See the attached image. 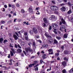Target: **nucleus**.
<instances>
[{"instance_id": "obj_21", "label": "nucleus", "mask_w": 73, "mask_h": 73, "mask_svg": "<svg viewBox=\"0 0 73 73\" xmlns=\"http://www.w3.org/2000/svg\"><path fill=\"white\" fill-rule=\"evenodd\" d=\"M17 52H19V53H21V52L22 51V50H21V49H19L17 50Z\"/></svg>"}, {"instance_id": "obj_62", "label": "nucleus", "mask_w": 73, "mask_h": 73, "mask_svg": "<svg viewBox=\"0 0 73 73\" xmlns=\"http://www.w3.org/2000/svg\"><path fill=\"white\" fill-rule=\"evenodd\" d=\"M17 19H14V22H16V20H17Z\"/></svg>"}, {"instance_id": "obj_57", "label": "nucleus", "mask_w": 73, "mask_h": 73, "mask_svg": "<svg viewBox=\"0 0 73 73\" xmlns=\"http://www.w3.org/2000/svg\"><path fill=\"white\" fill-rule=\"evenodd\" d=\"M34 58H35V56H31V59Z\"/></svg>"}, {"instance_id": "obj_2", "label": "nucleus", "mask_w": 73, "mask_h": 73, "mask_svg": "<svg viewBox=\"0 0 73 73\" xmlns=\"http://www.w3.org/2000/svg\"><path fill=\"white\" fill-rule=\"evenodd\" d=\"M25 50H26V53H28L29 51V52H32L33 50L30 47H28L27 48H25Z\"/></svg>"}, {"instance_id": "obj_7", "label": "nucleus", "mask_w": 73, "mask_h": 73, "mask_svg": "<svg viewBox=\"0 0 73 73\" xmlns=\"http://www.w3.org/2000/svg\"><path fill=\"white\" fill-rule=\"evenodd\" d=\"M60 20H61V21H62V22H63V24H65V21L64 20V19H63V18H62V17L60 16Z\"/></svg>"}, {"instance_id": "obj_40", "label": "nucleus", "mask_w": 73, "mask_h": 73, "mask_svg": "<svg viewBox=\"0 0 73 73\" xmlns=\"http://www.w3.org/2000/svg\"><path fill=\"white\" fill-rule=\"evenodd\" d=\"M54 32V33H55V34H57V32H56V31L54 30L53 31Z\"/></svg>"}, {"instance_id": "obj_50", "label": "nucleus", "mask_w": 73, "mask_h": 73, "mask_svg": "<svg viewBox=\"0 0 73 73\" xmlns=\"http://www.w3.org/2000/svg\"><path fill=\"white\" fill-rule=\"evenodd\" d=\"M4 7H5V8H7V5H5L4 6Z\"/></svg>"}, {"instance_id": "obj_29", "label": "nucleus", "mask_w": 73, "mask_h": 73, "mask_svg": "<svg viewBox=\"0 0 73 73\" xmlns=\"http://www.w3.org/2000/svg\"><path fill=\"white\" fill-rule=\"evenodd\" d=\"M46 54H44L43 55V59H45V58H46Z\"/></svg>"}, {"instance_id": "obj_6", "label": "nucleus", "mask_w": 73, "mask_h": 73, "mask_svg": "<svg viewBox=\"0 0 73 73\" xmlns=\"http://www.w3.org/2000/svg\"><path fill=\"white\" fill-rule=\"evenodd\" d=\"M52 26L54 28H57L58 25H57V24L56 23H54L52 24Z\"/></svg>"}, {"instance_id": "obj_17", "label": "nucleus", "mask_w": 73, "mask_h": 73, "mask_svg": "<svg viewBox=\"0 0 73 73\" xmlns=\"http://www.w3.org/2000/svg\"><path fill=\"white\" fill-rule=\"evenodd\" d=\"M54 44H58V41L56 39H54Z\"/></svg>"}, {"instance_id": "obj_15", "label": "nucleus", "mask_w": 73, "mask_h": 73, "mask_svg": "<svg viewBox=\"0 0 73 73\" xmlns=\"http://www.w3.org/2000/svg\"><path fill=\"white\" fill-rule=\"evenodd\" d=\"M68 5L69 7L70 8H71V7L72 6V3L70 2H69L68 3Z\"/></svg>"}, {"instance_id": "obj_56", "label": "nucleus", "mask_w": 73, "mask_h": 73, "mask_svg": "<svg viewBox=\"0 0 73 73\" xmlns=\"http://www.w3.org/2000/svg\"><path fill=\"white\" fill-rule=\"evenodd\" d=\"M23 53H24L25 54V55H26V52H25V51L23 50Z\"/></svg>"}, {"instance_id": "obj_55", "label": "nucleus", "mask_w": 73, "mask_h": 73, "mask_svg": "<svg viewBox=\"0 0 73 73\" xmlns=\"http://www.w3.org/2000/svg\"><path fill=\"white\" fill-rule=\"evenodd\" d=\"M8 58H11V56H10V54H9V55L8 56Z\"/></svg>"}, {"instance_id": "obj_53", "label": "nucleus", "mask_w": 73, "mask_h": 73, "mask_svg": "<svg viewBox=\"0 0 73 73\" xmlns=\"http://www.w3.org/2000/svg\"><path fill=\"white\" fill-rule=\"evenodd\" d=\"M42 62H43V61H42V59H41V60H40V63H41V64H42Z\"/></svg>"}, {"instance_id": "obj_19", "label": "nucleus", "mask_w": 73, "mask_h": 73, "mask_svg": "<svg viewBox=\"0 0 73 73\" xmlns=\"http://www.w3.org/2000/svg\"><path fill=\"white\" fill-rule=\"evenodd\" d=\"M29 11L30 12L32 13V12H33V9H32V8H29Z\"/></svg>"}, {"instance_id": "obj_3", "label": "nucleus", "mask_w": 73, "mask_h": 73, "mask_svg": "<svg viewBox=\"0 0 73 73\" xmlns=\"http://www.w3.org/2000/svg\"><path fill=\"white\" fill-rule=\"evenodd\" d=\"M33 30L35 34H37L38 32L37 31V29L36 28L34 27L33 28Z\"/></svg>"}, {"instance_id": "obj_41", "label": "nucleus", "mask_w": 73, "mask_h": 73, "mask_svg": "<svg viewBox=\"0 0 73 73\" xmlns=\"http://www.w3.org/2000/svg\"><path fill=\"white\" fill-rule=\"evenodd\" d=\"M22 44L23 45H25V42H22Z\"/></svg>"}, {"instance_id": "obj_12", "label": "nucleus", "mask_w": 73, "mask_h": 73, "mask_svg": "<svg viewBox=\"0 0 73 73\" xmlns=\"http://www.w3.org/2000/svg\"><path fill=\"white\" fill-rule=\"evenodd\" d=\"M34 32L32 30H30L29 32L30 34H31V35H33V33H34V32Z\"/></svg>"}, {"instance_id": "obj_36", "label": "nucleus", "mask_w": 73, "mask_h": 73, "mask_svg": "<svg viewBox=\"0 0 73 73\" xmlns=\"http://www.w3.org/2000/svg\"><path fill=\"white\" fill-rule=\"evenodd\" d=\"M17 46L19 48H20V49H21V46L19 45V44H18Z\"/></svg>"}, {"instance_id": "obj_11", "label": "nucleus", "mask_w": 73, "mask_h": 73, "mask_svg": "<svg viewBox=\"0 0 73 73\" xmlns=\"http://www.w3.org/2000/svg\"><path fill=\"white\" fill-rule=\"evenodd\" d=\"M48 44H43L42 45V47L44 48H48Z\"/></svg>"}, {"instance_id": "obj_51", "label": "nucleus", "mask_w": 73, "mask_h": 73, "mask_svg": "<svg viewBox=\"0 0 73 73\" xmlns=\"http://www.w3.org/2000/svg\"><path fill=\"white\" fill-rule=\"evenodd\" d=\"M35 70H38V67H36V68H35Z\"/></svg>"}, {"instance_id": "obj_25", "label": "nucleus", "mask_w": 73, "mask_h": 73, "mask_svg": "<svg viewBox=\"0 0 73 73\" xmlns=\"http://www.w3.org/2000/svg\"><path fill=\"white\" fill-rule=\"evenodd\" d=\"M72 11H71V10L70 9L67 12V13L68 14H70V13H72Z\"/></svg>"}, {"instance_id": "obj_46", "label": "nucleus", "mask_w": 73, "mask_h": 73, "mask_svg": "<svg viewBox=\"0 0 73 73\" xmlns=\"http://www.w3.org/2000/svg\"><path fill=\"white\" fill-rule=\"evenodd\" d=\"M35 37H36V38H39V36H35Z\"/></svg>"}, {"instance_id": "obj_38", "label": "nucleus", "mask_w": 73, "mask_h": 73, "mask_svg": "<svg viewBox=\"0 0 73 73\" xmlns=\"http://www.w3.org/2000/svg\"><path fill=\"white\" fill-rule=\"evenodd\" d=\"M6 42H8V41L7 40H4L3 42L4 43H6Z\"/></svg>"}, {"instance_id": "obj_28", "label": "nucleus", "mask_w": 73, "mask_h": 73, "mask_svg": "<svg viewBox=\"0 0 73 73\" xmlns=\"http://www.w3.org/2000/svg\"><path fill=\"white\" fill-rule=\"evenodd\" d=\"M42 27H45V26H46V24H45V23H43L42 24Z\"/></svg>"}, {"instance_id": "obj_13", "label": "nucleus", "mask_w": 73, "mask_h": 73, "mask_svg": "<svg viewBox=\"0 0 73 73\" xmlns=\"http://www.w3.org/2000/svg\"><path fill=\"white\" fill-rule=\"evenodd\" d=\"M13 37L14 38H15V40H17V39H18V37H17V36H16V35H13Z\"/></svg>"}, {"instance_id": "obj_26", "label": "nucleus", "mask_w": 73, "mask_h": 73, "mask_svg": "<svg viewBox=\"0 0 73 73\" xmlns=\"http://www.w3.org/2000/svg\"><path fill=\"white\" fill-rule=\"evenodd\" d=\"M3 41V38H0V42L1 43H2V41Z\"/></svg>"}, {"instance_id": "obj_49", "label": "nucleus", "mask_w": 73, "mask_h": 73, "mask_svg": "<svg viewBox=\"0 0 73 73\" xmlns=\"http://www.w3.org/2000/svg\"><path fill=\"white\" fill-rule=\"evenodd\" d=\"M64 46H62L61 47V49H62V50H64Z\"/></svg>"}, {"instance_id": "obj_47", "label": "nucleus", "mask_w": 73, "mask_h": 73, "mask_svg": "<svg viewBox=\"0 0 73 73\" xmlns=\"http://www.w3.org/2000/svg\"><path fill=\"white\" fill-rule=\"evenodd\" d=\"M25 38L26 40H28V36H25Z\"/></svg>"}, {"instance_id": "obj_58", "label": "nucleus", "mask_w": 73, "mask_h": 73, "mask_svg": "<svg viewBox=\"0 0 73 73\" xmlns=\"http://www.w3.org/2000/svg\"><path fill=\"white\" fill-rule=\"evenodd\" d=\"M15 33L17 36H19V35H18V33H17V32H15Z\"/></svg>"}, {"instance_id": "obj_54", "label": "nucleus", "mask_w": 73, "mask_h": 73, "mask_svg": "<svg viewBox=\"0 0 73 73\" xmlns=\"http://www.w3.org/2000/svg\"><path fill=\"white\" fill-rule=\"evenodd\" d=\"M51 63H52V64L53 63H54V61H51L50 62Z\"/></svg>"}, {"instance_id": "obj_5", "label": "nucleus", "mask_w": 73, "mask_h": 73, "mask_svg": "<svg viewBox=\"0 0 73 73\" xmlns=\"http://www.w3.org/2000/svg\"><path fill=\"white\" fill-rule=\"evenodd\" d=\"M60 10L62 12H65L66 11V8L64 7H62L60 9Z\"/></svg>"}, {"instance_id": "obj_39", "label": "nucleus", "mask_w": 73, "mask_h": 73, "mask_svg": "<svg viewBox=\"0 0 73 73\" xmlns=\"http://www.w3.org/2000/svg\"><path fill=\"white\" fill-rule=\"evenodd\" d=\"M9 46L11 48H13V46H12V44L11 43L10 44Z\"/></svg>"}, {"instance_id": "obj_4", "label": "nucleus", "mask_w": 73, "mask_h": 73, "mask_svg": "<svg viewBox=\"0 0 73 73\" xmlns=\"http://www.w3.org/2000/svg\"><path fill=\"white\" fill-rule=\"evenodd\" d=\"M45 35L47 38H52V36H51L49 34L47 33H45Z\"/></svg>"}, {"instance_id": "obj_60", "label": "nucleus", "mask_w": 73, "mask_h": 73, "mask_svg": "<svg viewBox=\"0 0 73 73\" xmlns=\"http://www.w3.org/2000/svg\"><path fill=\"white\" fill-rule=\"evenodd\" d=\"M11 7L13 8H15V6L13 5H12Z\"/></svg>"}, {"instance_id": "obj_61", "label": "nucleus", "mask_w": 73, "mask_h": 73, "mask_svg": "<svg viewBox=\"0 0 73 73\" xmlns=\"http://www.w3.org/2000/svg\"><path fill=\"white\" fill-rule=\"evenodd\" d=\"M53 19V18L52 17H50L49 18V20H52Z\"/></svg>"}, {"instance_id": "obj_45", "label": "nucleus", "mask_w": 73, "mask_h": 73, "mask_svg": "<svg viewBox=\"0 0 73 73\" xmlns=\"http://www.w3.org/2000/svg\"><path fill=\"white\" fill-rule=\"evenodd\" d=\"M21 55L22 57H24V54L23 53H22L21 54Z\"/></svg>"}, {"instance_id": "obj_63", "label": "nucleus", "mask_w": 73, "mask_h": 73, "mask_svg": "<svg viewBox=\"0 0 73 73\" xmlns=\"http://www.w3.org/2000/svg\"><path fill=\"white\" fill-rule=\"evenodd\" d=\"M11 17V15L9 14V17Z\"/></svg>"}, {"instance_id": "obj_1", "label": "nucleus", "mask_w": 73, "mask_h": 73, "mask_svg": "<svg viewBox=\"0 0 73 73\" xmlns=\"http://www.w3.org/2000/svg\"><path fill=\"white\" fill-rule=\"evenodd\" d=\"M50 9L53 11H57L58 9V7L56 6H52L50 7Z\"/></svg>"}, {"instance_id": "obj_27", "label": "nucleus", "mask_w": 73, "mask_h": 73, "mask_svg": "<svg viewBox=\"0 0 73 73\" xmlns=\"http://www.w3.org/2000/svg\"><path fill=\"white\" fill-rule=\"evenodd\" d=\"M63 73H66V70L65 69H64L62 71Z\"/></svg>"}, {"instance_id": "obj_24", "label": "nucleus", "mask_w": 73, "mask_h": 73, "mask_svg": "<svg viewBox=\"0 0 73 73\" xmlns=\"http://www.w3.org/2000/svg\"><path fill=\"white\" fill-rule=\"evenodd\" d=\"M66 63L65 62H62V64L63 65V66H65V65H66Z\"/></svg>"}, {"instance_id": "obj_33", "label": "nucleus", "mask_w": 73, "mask_h": 73, "mask_svg": "<svg viewBox=\"0 0 73 73\" xmlns=\"http://www.w3.org/2000/svg\"><path fill=\"white\" fill-rule=\"evenodd\" d=\"M64 60H66V61H68V58H66V57L64 58Z\"/></svg>"}, {"instance_id": "obj_43", "label": "nucleus", "mask_w": 73, "mask_h": 73, "mask_svg": "<svg viewBox=\"0 0 73 73\" xmlns=\"http://www.w3.org/2000/svg\"><path fill=\"white\" fill-rule=\"evenodd\" d=\"M16 6L17 7H19L20 5H19V4H18V3L17 4Z\"/></svg>"}, {"instance_id": "obj_37", "label": "nucleus", "mask_w": 73, "mask_h": 73, "mask_svg": "<svg viewBox=\"0 0 73 73\" xmlns=\"http://www.w3.org/2000/svg\"><path fill=\"white\" fill-rule=\"evenodd\" d=\"M55 56H59V53H55Z\"/></svg>"}, {"instance_id": "obj_52", "label": "nucleus", "mask_w": 73, "mask_h": 73, "mask_svg": "<svg viewBox=\"0 0 73 73\" xmlns=\"http://www.w3.org/2000/svg\"><path fill=\"white\" fill-rule=\"evenodd\" d=\"M15 47L16 48H17V45L16 44H15Z\"/></svg>"}, {"instance_id": "obj_44", "label": "nucleus", "mask_w": 73, "mask_h": 73, "mask_svg": "<svg viewBox=\"0 0 73 73\" xmlns=\"http://www.w3.org/2000/svg\"><path fill=\"white\" fill-rule=\"evenodd\" d=\"M24 34L25 36H27V32H25L24 33Z\"/></svg>"}, {"instance_id": "obj_8", "label": "nucleus", "mask_w": 73, "mask_h": 73, "mask_svg": "<svg viewBox=\"0 0 73 73\" xmlns=\"http://www.w3.org/2000/svg\"><path fill=\"white\" fill-rule=\"evenodd\" d=\"M64 54H68V53H69V52H68V51L67 50H65L63 52Z\"/></svg>"}, {"instance_id": "obj_14", "label": "nucleus", "mask_w": 73, "mask_h": 73, "mask_svg": "<svg viewBox=\"0 0 73 73\" xmlns=\"http://www.w3.org/2000/svg\"><path fill=\"white\" fill-rule=\"evenodd\" d=\"M68 34H65L64 35V38H66L68 37Z\"/></svg>"}, {"instance_id": "obj_31", "label": "nucleus", "mask_w": 73, "mask_h": 73, "mask_svg": "<svg viewBox=\"0 0 73 73\" xmlns=\"http://www.w3.org/2000/svg\"><path fill=\"white\" fill-rule=\"evenodd\" d=\"M10 54L11 56H13V52H12V51H10Z\"/></svg>"}, {"instance_id": "obj_34", "label": "nucleus", "mask_w": 73, "mask_h": 73, "mask_svg": "<svg viewBox=\"0 0 73 73\" xmlns=\"http://www.w3.org/2000/svg\"><path fill=\"white\" fill-rule=\"evenodd\" d=\"M33 46H36V43L34 42H33Z\"/></svg>"}, {"instance_id": "obj_18", "label": "nucleus", "mask_w": 73, "mask_h": 73, "mask_svg": "<svg viewBox=\"0 0 73 73\" xmlns=\"http://www.w3.org/2000/svg\"><path fill=\"white\" fill-rule=\"evenodd\" d=\"M35 65H36V64H35V63H33V64H31L29 66V68H31L33 65V66H34Z\"/></svg>"}, {"instance_id": "obj_10", "label": "nucleus", "mask_w": 73, "mask_h": 73, "mask_svg": "<svg viewBox=\"0 0 73 73\" xmlns=\"http://www.w3.org/2000/svg\"><path fill=\"white\" fill-rule=\"evenodd\" d=\"M43 21H44V23H48V20H47V19L46 18H43Z\"/></svg>"}, {"instance_id": "obj_59", "label": "nucleus", "mask_w": 73, "mask_h": 73, "mask_svg": "<svg viewBox=\"0 0 73 73\" xmlns=\"http://www.w3.org/2000/svg\"><path fill=\"white\" fill-rule=\"evenodd\" d=\"M39 9V7H36V10H37V11Z\"/></svg>"}, {"instance_id": "obj_64", "label": "nucleus", "mask_w": 73, "mask_h": 73, "mask_svg": "<svg viewBox=\"0 0 73 73\" xmlns=\"http://www.w3.org/2000/svg\"><path fill=\"white\" fill-rule=\"evenodd\" d=\"M71 21L73 22V18H71Z\"/></svg>"}, {"instance_id": "obj_9", "label": "nucleus", "mask_w": 73, "mask_h": 73, "mask_svg": "<svg viewBox=\"0 0 73 73\" xmlns=\"http://www.w3.org/2000/svg\"><path fill=\"white\" fill-rule=\"evenodd\" d=\"M48 42L49 44H52V43H53V40L52 39H50L48 40Z\"/></svg>"}, {"instance_id": "obj_48", "label": "nucleus", "mask_w": 73, "mask_h": 73, "mask_svg": "<svg viewBox=\"0 0 73 73\" xmlns=\"http://www.w3.org/2000/svg\"><path fill=\"white\" fill-rule=\"evenodd\" d=\"M11 50L13 52V53H15V50L13 48H11Z\"/></svg>"}, {"instance_id": "obj_35", "label": "nucleus", "mask_w": 73, "mask_h": 73, "mask_svg": "<svg viewBox=\"0 0 73 73\" xmlns=\"http://www.w3.org/2000/svg\"><path fill=\"white\" fill-rule=\"evenodd\" d=\"M5 21H1V23L2 24H4V23H5Z\"/></svg>"}, {"instance_id": "obj_32", "label": "nucleus", "mask_w": 73, "mask_h": 73, "mask_svg": "<svg viewBox=\"0 0 73 73\" xmlns=\"http://www.w3.org/2000/svg\"><path fill=\"white\" fill-rule=\"evenodd\" d=\"M48 52H52L53 50H52V49H50L48 50Z\"/></svg>"}, {"instance_id": "obj_22", "label": "nucleus", "mask_w": 73, "mask_h": 73, "mask_svg": "<svg viewBox=\"0 0 73 73\" xmlns=\"http://www.w3.org/2000/svg\"><path fill=\"white\" fill-rule=\"evenodd\" d=\"M56 38L58 39V40H60V39H61V37L60 36H56Z\"/></svg>"}, {"instance_id": "obj_16", "label": "nucleus", "mask_w": 73, "mask_h": 73, "mask_svg": "<svg viewBox=\"0 0 73 73\" xmlns=\"http://www.w3.org/2000/svg\"><path fill=\"white\" fill-rule=\"evenodd\" d=\"M64 23V22H62V21H60V22L59 23V25H61V26L62 25H63L62 24H65V23H66L65 21V23Z\"/></svg>"}, {"instance_id": "obj_23", "label": "nucleus", "mask_w": 73, "mask_h": 73, "mask_svg": "<svg viewBox=\"0 0 73 73\" xmlns=\"http://www.w3.org/2000/svg\"><path fill=\"white\" fill-rule=\"evenodd\" d=\"M60 28L62 29H65V27L64 25H62Z\"/></svg>"}, {"instance_id": "obj_42", "label": "nucleus", "mask_w": 73, "mask_h": 73, "mask_svg": "<svg viewBox=\"0 0 73 73\" xmlns=\"http://www.w3.org/2000/svg\"><path fill=\"white\" fill-rule=\"evenodd\" d=\"M49 29L50 30H51L52 29V26H50L49 27Z\"/></svg>"}, {"instance_id": "obj_20", "label": "nucleus", "mask_w": 73, "mask_h": 73, "mask_svg": "<svg viewBox=\"0 0 73 73\" xmlns=\"http://www.w3.org/2000/svg\"><path fill=\"white\" fill-rule=\"evenodd\" d=\"M21 12L22 13H24L25 12V11L24 9H22L21 10Z\"/></svg>"}, {"instance_id": "obj_30", "label": "nucleus", "mask_w": 73, "mask_h": 73, "mask_svg": "<svg viewBox=\"0 0 73 73\" xmlns=\"http://www.w3.org/2000/svg\"><path fill=\"white\" fill-rule=\"evenodd\" d=\"M70 73H73V68H72L70 70Z\"/></svg>"}]
</instances>
